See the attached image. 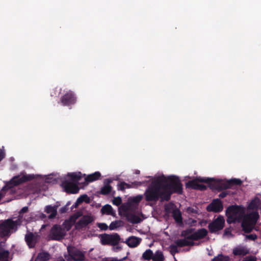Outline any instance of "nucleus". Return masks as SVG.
<instances>
[{
  "mask_svg": "<svg viewBox=\"0 0 261 261\" xmlns=\"http://www.w3.org/2000/svg\"><path fill=\"white\" fill-rule=\"evenodd\" d=\"M159 178L163 180L161 185L164 191V199L169 201L173 193L181 194L183 192L182 185L179 177L174 175L168 177L164 175L159 176Z\"/></svg>",
  "mask_w": 261,
  "mask_h": 261,
  "instance_id": "nucleus-1",
  "label": "nucleus"
},
{
  "mask_svg": "<svg viewBox=\"0 0 261 261\" xmlns=\"http://www.w3.org/2000/svg\"><path fill=\"white\" fill-rule=\"evenodd\" d=\"M162 181H163L159 179V177L152 180L144 194L146 201L156 202L160 199L162 201H165L164 191L161 185Z\"/></svg>",
  "mask_w": 261,
  "mask_h": 261,
  "instance_id": "nucleus-2",
  "label": "nucleus"
},
{
  "mask_svg": "<svg viewBox=\"0 0 261 261\" xmlns=\"http://www.w3.org/2000/svg\"><path fill=\"white\" fill-rule=\"evenodd\" d=\"M21 222L20 219L13 221L10 218L0 221V237L9 236L11 230L16 231L17 226L20 225Z\"/></svg>",
  "mask_w": 261,
  "mask_h": 261,
  "instance_id": "nucleus-3",
  "label": "nucleus"
},
{
  "mask_svg": "<svg viewBox=\"0 0 261 261\" xmlns=\"http://www.w3.org/2000/svg\"><path fill=\"white\" fill-rule=\"evenodd\" d=\"M67 254L64 255L66 261H86L85 251H83L74 246L67 248Z\"/></svg>",
  "mask_w": 261,
  "mask_h": 261,
  "instance_id": "nucleus-4",
  "label": "nucleus"
},
{
  "mask_svg": "<svg viewBox=\"0 0 261 261\" xmlns=\"http://www.w3.org/2000/svg\"><path fill=\"white\" fill-rule=\"evenodd\" d=\"M34 175H23L22 176H15L11 180L6 184L3 188V190L8 191V190L13 188L15 186H18L27 181H31L34 178Z\"/></svg>",
  "mask_w": 261,
  "mask_h": 261,
  "instance_id": "nucleus-5",
  "label": "nucleus"
},
{
  "mask_svg": "<svg viewBox=\"0 0 261 261\" xmlns=\"http://www.w3.org/2000/svg\"><path fill=\"white\" fill-rule=\"evenodd\" d=\"M120 240V237L117 233L100 235V242L102 245L114 246L119 244Z\"/></svg>",
  "mask_w": 261,
  "mask_h": 261,
  "instance_id": "nucleus-6",
  "label": "nucleus"
},
{
  "mask_svg": "<svg viewBox=\"0 0 261 261\" xmlns=\"http://www.w3.org/2000/svg\"><path fill=\"white\" fill-rule=\"evenodd\" d=\"M225 225V220L224 217L219 215L216 219L214 220L208 225V228L210 232L212 233H215L222 230Z\"/></svg>",
  "mask_w": 261,
  "mask_h": 261,
  "instance_id": "nucleus-7",
  "label": "nucleus"
},
{
  "mask_svg": "<svg viewBox=\"0 0 261 261\" xmlns=\"http://www.w3.org/2000/svg\"><path fill=\"white\" fill-rule=\"evenodd\" d=\"M214 181V178H203V177H197L195 179H193L192 180H190L187 182L186 184V187L187 188H191L194 190H198L199 188L200 182H204L207 184L210 185L211 183Z\"/></svg>",
  "mask_w": 261,
  "mask_h": 261,
  "instance_id": "nucleus-8",
  "label": "nucleus"
},
{
  "mask_svg": "<svg viewBox=\"0 0 261 261\" xmlns=\"http://www.w3.org/2000/svg\"><path fill=\"white\" fill-rule=\"evenodd\" d=\"M64 230L61 226L54 225L50 229L49 238L53 240L60 241L65 236Z\"/></svg>",
  "mask_w": 261,
  "mask_h": 261,
  "instance_id": "nucleus-9",
  "label": "nucleus"
},
{
  "mask_svg": "<svg viewBox=\"0 0 261 261\" xmlns=\"http://www.w3.org/2000/svg\"><path fill=\"white\" fill-rule=\"evenodd\" d=\"M76 97L71 90L67 92L60 98V101L64 106H70L75 103Z\"/></svg>",
  "mask_w": 261,
  "mask_h": 261,
  "instance_id": "nucleus-10",
  "label": "nucleus"
},
{
  "mask_svg": "<svg viewBox=\"0 0 261 261\" xmlns=\"http://www.w3.org/2000/svg\"><path fill=\"white\" fill-rule=\"evenodd\" d=\"M209 187L211 189H216L218 191H221L224 190L230 189V186L229 184L228 180H216L214 179V181H213Z\"/></svg>",
  "mask_w": 261,
  "mask_h": 261,
  "instance_id": "nucleus-11",
  "label": "nucleus"
},
{
  "mask_svg": "<svg viewBox=\"0 0 261 261\" xmlns=\"http://www.w3.org/2000/svg\"><path fill=\"white\" fill-rule=\"evenodd\" d=\"M223 205L222 202L219 199H215L206 207L208 212L219 213L223 211Z\"/></svg>",
  "mask_w": 261,
  "mask_h": 261,
  "instance_id": "nucleus-12",
  "label": "nucleus"
},
{
  "mask_svg": "<svg viewBox=\"0 0 261 261\" xmlns=\"http://www.w3.org/2000/svg\"><path fill=\"white\" fill-rule=\"evenodd\" d=\"M65 191L69 194H76L79 192L80 188L78 184L65 180L62 182Z\"/></svg>",
  "mask_w": 261,
  "mask_h": 261,
  "instance_id": "nucleus-13",
  "label": "nucleus"
},
{
  "mask_svg": "<svg viewBox=\"0 0 261 261\" xmlns=\"http://www.w3.org/2000/svg\"><path fill=\"white\" fill-rule=\"evenodd\" d=\"M208 234V231L205 228H201L198 229L196 231L193 232L190 236L188 237L187 239H190L193 241H197L204 238Z\"/></svg>",
  "mask_w": 261,
  "mask_h": 261,
  "instance_id": "nucleus-14",
  "label": "nucleus"
},
{
  "mask_svg": "<svg viewBox=\"0 0 261 261\" xmlns=\"http://www.w3.org/2000/svg\"><path fill=\"white\" fill-rule=\"evenodd\" d=\"M94 219L92 216L84 215L76 223V227L79 228H83L92 223Z\"/></svg>",
  "mask_w": 261,
  "mask_h": 261,
  "instance_id": "nucleus-15",
  "label": "nucleus"
},
{
  "mask_svg": "<svg viewBox=\"0 0 261 261\" xmlns=\"http://www.w3.org/2000/svg\"><path fill=\"white\" fill-rule=\"evenodd\" d=\"M121 208L122 211L126 213V217L129 222L134 224L139 223L141 222V219L139 217L127 212L128 208L127 207L123 206Z\"/></svg>",
  "mask_w": 261,
  "mask_h": 261,
  "instance_id": "nucleus-16",
  "label": "nucleus"
},
{
  "mask_svg": "<svg viewBox=\"0 0 261 261\" xmlns=\"http://www.w3.org/2000/svg\"><path fill=\"white\" fill-rule=\"evenodd\" d=\"M142 240L140 238L135 236L129 237L125 241H122L126 243L129 247L134 248L138 246L141 243Z\"/></svg>",
  "mask_w": 261,
  "mask_h": 261,
  "instance_id": "nucleus-17",
  "label": "nucleus"
},
{
  "mask_svg": "<svg viewBox=\"0 0 261 261\" xmlns=\"http://www.w3.org/2000/svg\"><path fill=\"white\" fill-rule=\"evenodd\" d=\"M226 214H230L238 218L241 214V207L237 205H230L227 208Z\"/></svg>",
  "mask_w": 261,
  "mask_h": 261,
  "instance_id": "nucleus-18",
  "label": "nucleus"
},
{
  "mask_svg": "<svg viewBox=\"0 0 261 261\" xmlns=\"http://www.w3.org/2000/svg\"><path fill=\"white\" fill-rule=\"evenodd\" d=\"M232 253L235 256H244L249 253V250L245 247L239 246L233 249Z\"/></svg>",
  "mask_w": 261,
  "mask_h": 261,
  "instance_id": "nucleus-19",
  "label": "nucleus"
},
{
  "mask_svg": "<svg viewBox=\"0 0 261 261\" xmlns=\"http://www.w3.org/2000/svg\"><path fill=\"white\" fill-rule=\"evenodd\" d=\"M176 245L179 247H183L185 246H193L195 243L190 239H178L175 241Z\"/></svg>",
  "mask_w": 261,
  "mask_h": 261,
  "instance_id": "nucleus-20",
  "label": "nucleus"
},
{
  "mask_svg": "<svg viewBox=\"0 0 261 261\" xmlns=\"http://www.w3.org/2000/svg\"><path fill=\"white\" fill-rule=\"evenodd\" d=\"M57 205L51 206L48 205L46 206L45 212L47 214H50L48 216L49 219H54L57 215Z\"/></svg>",
  "mask_w": 261,
  "mask_h": 261,
  "instance_id": "nucleus-21",
  "label": "nucleus"
},
{
  "mask_svg": "<svg viewBox=\"0 0 261 261\" xmlns=\"http://www.w3.org/2000/svg\"><path fill=\"white\" fill-rule=\"evenodd\" d=\"M259 218L258 213L256 212H253L250 214L246 215L244 219L247 220L248 222L255 225Z\"/></svg>",
  "mask_w": 261,
  "mask_h": 261,
  "instance_id": "nucleus-22",
  "label": "nucleus"
},
{
  "mask_svg": "<svg viewBox=\"0 0 261 261\" xmlns=\"http://www.w3.org/2000/svg\"><path fill=\"white\" fill-rule=\"evenodd\" d=\"M112 182L110 179H107L105 182V185L101 188L100 193L102 195L109 194L112 190V187L110 184Z\"/></svg>",
  "mask_w": 261,
  "mask_h": 261,
  "instance_id": "nucleus-23",
  "label": "nucleus"
},
{
  "mask_svg": "<svg viewBox=\"0 0 261 261\" xmlns=\"http://www.w3.org/2000/svg\"><path fill=\"white\" fill-rule=\"evenodd\" d=\"M241 225L243 231L245 233H250L252 231L254 225L244 219Z\"/></svg>",
  "mask_w": 261,
  "mask_h": 261,
  "instance_id": "nucleus-24",
  "label": "nucleus"
},
{
  "mask_svg": "<svg viewBox=\"0 0 261 261\" xmlns=\"http://www.w3.org/2000/svg\"><path fill=\"white\" fill-rule=\"evenodd\" d=\"M67 176L70 177L71 182L77 184L81 180L83 177L82 174L79 172L78 173H69Z\"/></svg>",
  "mask_w": 261,
  "mask_h": 261,
  "instance_id": "nucleus-25",
  "label": "nucleus"
},
{
  "mask_svg": "<svg viewBox=\"0 0 261 261\" xmlns=\"http://www.w3.org/2000/svg\"><path fill=\"white\" fill-rule=\"evenodd\" d=\"M101 176V174L99 172H95L94 173L88 175L85 178V180L87 182H91L98 179Z\"/></svg>",
  "mask_w": 261,
  "mask_h": 261,
  "instance_id": "nucleus-26",
  "label": "nucleus"
},
{
  "mask_svg": "<svg viewBox=\"0 0 261 261\" xmlns=\"http://www.w3.org/2000/svg\"><path fill=\"white\" fill-rule=\"evenodd\" d=\"M101 212L102 214H106L109 215L114 216L115 215V212L113 211L112 207L109 204H106L103 206L101 209Z\"/></svg>",
  "mask_w": 261,
  "mask_h": 261,
  "instance_id": "nucleus-27",
  "label": "nucleus"
},
{
  "mask_svg": "<svg viewBox=\"0 0 261 261\" xmlns=\"http://www.w3.org/2000/svg\"><path fill=\"white\" fill-rule=\"evenodd\" d=\"M172 216L177 223L182 222L181 214L178 209H175L173 211Z\"/></svg>",
  "mask_w": 261,
  "mask_h": 261,
  "instance_id": "nucleus-28",
  "label": "nucleus"
},
{
  "mask_svg": "<svg viewBox=\"0 0 261 261\" xmlns=\"http://www.w3.org/2000/svg\"><path fill=\"white\" fill-rule=\"evenodd\" d=\"M49 259V254L47 252H42L38 254L35 261H47Z\"/></svg>",
  "mask_w": 261,
  "mask_h": 261,
  "instance_id": "nucleus-29",
  "label": "nucleus"
},
{
  "mask_svg": "<svg viewBox=\"0 0 261 261\" xmlns=\"http://www.w3.org/2000/svg\"><path fill=\"white\" fill-rule=\"evenodd\" d=\"M230 257L227 255H224L222 253L215 256L212 261H229Z\"/></svg>",
  "mask_w": 261,
  "mask_h": 261,
  "instance_id": "nucleus-30",
  "label": "nucleus"
},
{
  "mask_svg": "<svg viewBox=\"0 0 261 261\" xmlns=\"http://www.w3.org/2000/svg\"><path fill=\"white\" fill-rule=\"evenodd\" d=\"M153 253L151 250L147 249L143 254L142 257L144 259L149 260L153 258Z\"/></svg>",
  "mask_w": 261,
  "mask_h": 261,
  "instance_id": "nucleus-31",
  "label": "nucleus"
},
{
  "mask_svg": "<svg viewBox=\"0 0 261 261\" xmlns=\"http://www.w3.org/2000/svg\"><path fill=\"white\" fill-rule=\"evenodd\" d=\"M152 260L154 261H164V257L161 251H157L153 256Z\"/></svg>",
  "mask_w": 261,
  "mask_h": 261,
  "instance_id": "nucleus-32",
  "label": "nucleus"
},
{
  "mask_svg": "<svg viewBox=\"0 0 261 261\" xmlns=\"http://www.w3.org/2000/svg\"><path fill=\"white\" fill-rule=\"evenodd\" d=\"M230 188H231L233 186H240L242 181L240 179L233 178L228 180Z\"/></svg>",
  "mask_w": 261,
  "mask_h": 261,
  "instance_id": "nucleus-33",
  "label": "nucleus"
},
{
  "mask_svg": "<svg viewBox=\"0 0 261 261\" xmlns=\"http://www.w3.org/2000/svg\"><path fill=\"white\" fill-rule=\"evenodd\" d=\"M83 202H86V203H89L90 202V198L87 195L84 194L81 195L76 201L77 203H81Z\"/></svg>",
  "mask_w": 261,
  "mask_h": 261,
  "instance_id": "nucleus-34",
  "label": "nucleus"
},
{
  "mask_svg": "<svg viewBox=\"0 0 261 261\" xmlns=\"http://www.w3.org/2000/svg\"><path fill=\"white\" fill-rule=\"evenodd\" d=\"M194 229L193 228H189L187 229L186 230H183L181 232V236L185 237V238H186L187 239L188 237L190 236L192 233H193Z\"/></svg>",
  "mask_w": 261,
  "mask_h": 261,
  "instance_id": "nucleus-35",
  "label": "nucleus"
},
{
  "mask_svg": "<svg viewBox=\"0 0 261 261\" xmlns=\"http://www.w3.org/2000/svg\"><path fill=\"white\" fill-rule=\"evenodd\" d=\"M226 216L227 217V222L228 223H229V224H231L232 223L236 222L237 221L238 219V217H236V216H234L233 215H231L230 214H226Z\"/></svg>",
  "mask_w": 261,
  "mask_h": 261,
  "instance_id": "nucleus-36",
  "label": "nucleus"
},
{
  "mask_svg": "<svg viewBox=\"0 0 261 261\" xmlns=\"http://www.w3.org/2000/svg\"><path fill=\"white\" fill-rule=\"evenodd\" d=\"M34 238V234L33 233L30 232V233L27 234L25 236V240L28 245H30L32 242Z\"/></svg>",
  "mask_w": 261,
  "mask_h": 261,
  "instance_id": "nucleus-37",
  "label": "nucleus"
},
{
  "mask_svg": "<svg viewBox=\"0 0 261 261\" xmlns=\"http://www.w3.org/2000/svg\"><path fill=\"white\" fill-rule=\"evenodd\" d=\"M120 221H115L111 223L109 226L110 230H114L119 226Z\"/></svg>",
  "mask_w": 261,
  "mask_h": 261,
  "instance_id": "nucleus-38",
  "label": "nucleus"
},
{
  "mask_svg": "<svg viewBox=\"0 0 261 261\" xmlns=\"http://www.w3.org/2000/svg\"><path fill=\"white\" fill-rule=\"evenodd\" d=\"M28 210L29 208L28 206L23 207L19 213L18 218L17 219H20V220L21 221V219L23 218V214L27 213Z\"/></svg>",
  "mask_w": 261,
  "mask_h": 261,
  "instance_id": "nucleus-39",
  "label": "nucleus"
},
{
  "mask_svg": "<svg viewBox=\"0 0 261 261\" xmlns=\"http://www.w3.org/2000/svg\"><path fill=\"white\" fill-rule=\"evenodd\" d=\"M125 186L127 188H129V186L128 184H127L125 182H121L118 185V190L119 191H124L125 189Z\"/></svg>",
  "mask_w": 261,
  "mask_h": 261,
  "instance_id": "nucleus-40",
  "label": "nucleus"
},
{
  "mask_svg": "<svg viewBox=\"0 0 261 261\" xmlns=\"http://www.w3.org/2000/svg\"><path fill=\"white\" fill-rule=\"evenodd\" d=\"M143 196L141 195H137L135 197H134L132 199V202L136 204H138L142 199Z\"/></svg>",
  "mask_w": 261,
  "mask_h": 261,
  "instance_id": "nucleus-41",
  "label": "nucleus"
},
{
  "mask_svg": "<svg viewBox=\"0 0 261 261\" xmlns=\"http://www.w3.org/2000/svg\"><path fill=\"white\" fill-rule=\"evenodd\" d=\"M177 246L176 245H171L170 246V252L172 254L174 255L175 253H178L179 251L177 248Z\"/></svg>",
  "mask_w": 261,
  "mask_h": 261,
  "instance_id": "nucleus-42",
  "label": "nucleus"
},
{
  "mask_svg": "<svg viewBox=\"0 0 261 261\" xmlns=\"http://www.w3.org/2000/svg\"><path fill=\"white\" fill-rule=\"evenodd\" d=\"M112 203L114 205L119 206L122 203V199L120 197H117L114 198Z\"/></svg>",
  "mask_w": 261,
  "mask_h": 261,
  "instance_id": "nucleus-43",
  "label": "nucleus"
},
{
  "mask_svg": "<svg viewBox=\"0 0 261 261\" xmlns=\"http://www.w3.org/2000/svg\"><path fill=\"white\" fill-rule=\"evenodd\" d=\"M149 182L148 180H144L142 181H134L133 182V184L137 186H146L147 185V184Z\"/></svg>",
  "mask_w": 261,
  "mask_h": 261,
  "instance_id": "nucleus-44",
  "label": "nucleus"
},
{
  "mask_svg": "<svg viewBox=\"0 0 261 261\" xmlns=\"http://www.w3.org/2000/svg\"><path fill=\"white\" fill-rule=\"evenodd\" d=\"M63 226L66 229V230H69L71 228V224L69 221L65 220L63 224Z\"/></svg>",
  "mask_w": 261,
  "mask_h": 261,
  "instance_id": "nucleus-45",
  "label": "nucleus"
},
{
  "mask_svg": "<svg viewBox=\"0 0 261 261\" xmlns=\"http://www.w3.org/2000/svg\"><path fill=\"white\" fill-rule=\"evenodd\" d=\"M97 226L101 229L103 230H106L108 228V225L104 223H100L97 224Z\"/></svg>",
  "mask_w": 261,
  "mask_h": 261,
  "instance_id": "nucleus-46",
  "label": "nucleus"
},
{
  "mask_svg": "<svg viewBox=\"0 0 261 261\" xmlns=\"http://www.w3.org/2000/svg\"><path fill=\"white\" fill-rule=\"evenodd\" d=\"M112 246L113 247L112 249L114 252H118L122 249V246L120 245L119 244Z\"/></svg>",
  "mask_w": 261,
  "mask_h": 261,
  "instance_id": "nucleus-47",
  "label": "nucleus"
},
{
  "mask_svg": "<svg viewBox=\"0 0 261 261\" xmlns=\"http://www.w3.org/2000/svg\"><path fill=\"white\" fill-rule=\"evenodd\" d=\"M246 238L249 240L255 241L257 239V237L255 234H250L246 236Z\"/></svg>",
  "mask_w": 261,
  "mask_h": 261,
  "instance_id": "nucleus-48",
  "label": "nucleus"
},
{
  "mask_svg": "<svg viewBox=\"0 0 261 261\" xmlns=\"http://www.w3.org/2000/svg\"><path fill=\"white\" fill-rule=\"evenodd\" d=\"M229 194V191H223L220 193L219 195V197L221 198H225L227 195H228Z\"/></svg>",
  "mask_w": 261,
  "mask_h": 261,
  "instance_id": "nucleus-49",
  "label": "nucleus"
},
{
  "mask_svg": "<svg viewBox=\"0 0 261 261\" xmlns=\"http://www.w3.org/2000/svg\"><path fill=\"white\" fill-rule=\"evenodd\" d=\"M206 189H207V187L206 186L202 185V184H199V188H198V190H200V191H204V190H206Z\"/></svg>",
  "mask_w": 261,
  "mask_h": 261,
  "instance_id": "nucleus-50",
  "label": "nucleus"
},
{
  "mask_svg": "<svg viewBox=\"0 0 261 261\" xmlns=\"http://www.w3.org/2000/svg\"><path fill=\"white\" fill-rule=\"evenodd\" d=\"M67 210V208L66 206H64V207H62L60 208V212L61 213V214H63V213H65L66 212Z\"/></svg>",
  "mask_w": 261,
  "mask_h": 261,
  "instance_id": "nucleus-51",
  "label": "nucleus"
},
{
  "mask_svg": "<svg viewBox=\"0 0 261 261\" xmlns=\"http://www.w3.org/2000/svg\"><path fill=\"white\" fill-rule=\"evenodd\" d=\"M5 153L3 150L0 151V162L5 158Z\"/></svg>",
  "mask_w": 261,
  "mask_h": 261,
  "instance_id": "nucleus-52",
  "label": "nucleus"
},
{
  "mask_svg": "<svg viewBox=\"0 0 261 261\" xmlns=\"http://www.w3.org/2000/svg\"><path fill=\"white\" fill-rule=\"evenodd\" d=\"M224 235H228V234H231V231L229 230V228H226L225 230H224Z\"/></svg>",
  "mask_w": 261,
  "mask_h": 261,
  "instance_id": "nucleus-53",
  "label": "nucleus"
},
{
  "mask_svg": "<svg viewBox=\"0 0 261 261\" xmlns=\"http://www.w3.org/2000/svg\"><path fill=\"white\" fill-rule=\"evenodd\" d=\"M80 216L79 215H77L76 214H75L72 216H71V219H73L74 221H75V220Z\"/></svg>",
  "mask_w": 261,
  "mask_h": 261,
  "instance_id": "nucleus-54",
  "label": "nucleus"
},
{
  "mask_svg": "<svg viewBox=\"0 0 261 261\" xmlns=\"http://www.w3.org/2000/svg\"><path fill=\"white\" fill-rule=\"evenodd\" d=\"M243 261H256V260L254 258L250 257L248 259L243 260Z\"/></svg>",
  "mask_w": 261,
  "mask_h": 261,
  "instance_id": "nucleus-55",
  "label": "nucleus"
},
{
  "mask_svg": "<svg viewBox=\"0 0 261 261\" xmlns=\"http://www.w3.org/2000/svg\"><path fill=\"white\" fill-rule=\"evenodd\" d=\"M106 261H122V259L118 260V259H116V258H113L112 259L108 260H106Z\"/></svg>",
  "mask_w": 261,
  "mask_h": 261,
  "instance_id": "nucleus-56",
  "label": "nucleus"
},
{
  "mask_svg": "<svg viewBox=\"0 0 261 261\" xmlns=\"http://www.w3.org/2000/svg\"><path fill=\"white\" fill-rule=\"evenodd\" d=\"M56 261H65V260L64 258H63L62 257H61V258H59Z\"/></svg>",
  "mask_w": 261,
  "mask_h": 261,
  "instance_id": "nucleus-57",
  "label": "nucleus"
},
{
  "mask_svg": "<svg viewBox=\"0 0 261 261\" xmlns=\"http://www.w3.org/2000/svg\"><path fill=\"white\" fill-rule=\"evenodd\" d=\"M41 218L42 219H43V218H46V216H45V214H41Z\"/></svg>",
  "mask_w": 261,
  "mask_h": 261,
  "instance_id": "nucleus-58",
  "label": "nucleus"
},
{
  "mask_svg": "<svg viewBox=\"0 0 261 261\" xmlns=\"http://www.w3.org/2000/svg\"><path fill=\"white\" fill-rule=\"evenodd\" d=\"M136 174H139V173H140V171H139V170H136Z\"/></svg>",
  "mask_w": 261,
  "mask_h": 261,
  "instance_id": "nucleus-59",
  "label": "nucleus"
},
{
  "mask_svg": "<svg viewBox=\"0 0 261 261\" xmlns=\"http://www.w3.org/2000/svg\"><path fill=\"white\" fill-rule=\"evenodd\" d=\"M0 261H8V260H3V259H0Z\"/></svg>",
  "mask_w": 261,
  "mask_h": 261,
  "instance_id": "nucleus-60",
  "label": "nucleus"
},
{
  "mask_svg": "<svg viewBox=\"0 0 261 261\" xmlns=\"http://www.w3.org/2000/svg\"><path fill=\"white\" fill-rule=\"evenodd\" d=\"M253 205V202H252L251 203L250 205Z\"/></svg>",
  "mask_w": 261,
  "mask_h": 261,
  "instance_id": "nucleus-61",
  "label": "nucleus"
},
{
  "mask_svg": "<svg viewBox=\"0 0 261 261\" xmlns=\"http://www.w3.org/2000/svg\"><path fill=\"white\" fill-rule=\"evenodd\" d=\"M148 178H152V177H151V176H148Z\"/></svg>",
  "mask_w": 261,
  "mask_h": 261,
  "instance_id": "nucleus-62",
  "label": "nucleus"
}]
</instances>
